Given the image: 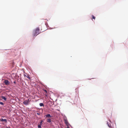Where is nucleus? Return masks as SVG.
Listing matches in <instances>:
<instances>
[{
    "instance_id": "obj_1",
    "label": "nucleus",
    "mask_w": 128,
    "mask_h": 128,
    "mask_svg": "<svg viewBox=\"0 0 128 128\" xmlns=\"http://www.w3.org/2000/svg\"><path fill=\"white\" fill-rule=\"evenodd\" d=\"M40 29L39 28H37L36 30H34L33 31V35L34 36H36L39 33Z\"/></svg>"
},
{
    "instance_id": "obj_2",
    "label": "nucleus",
    "mask_w": 128,
    "mask_h": 128,
    "mask_svg": "<svg viewBox=\"0 0 128 128\" xmlns=\"http://www.w3.org/2000/svg\"><path fill=\"white\" fill-rule=\"evenodd\" d=\"M64 120L65 123L66 124L67 126L70 125L69 123H68L66 118V117H64Z\"/></svg>"
},
{
    "instance_id": "obj_3",
    "label": "nucleus",
    "mask_w": 128,
    "mask_h": 128,
    "mask_svg": "<svg viewBox=\"0 0 128 128\" xmlns=\"http://www.w3.org/2000/svg\"><path fill=\"white\" fill-rule=\"evenodd\" d=\"M29 102V99H28L27 100H26L24 101L23 102V104L26 105H27L28 104Z\"/></svg>"
},
{
    "instance_id": "obj_4",
    "label": "nucleus",
    "mask_w": 128,
    "mask_h": 128,
    "mask_svg": "<svg viewBox=\"0 0 128 128\" xmlns=\"http://www.w3.org/2000/svg\"><path fill=\"white\" fill-rule=\"evenodd\" d=\"M4 82L6 85H8L9 84L10 82L9 81L7 80H5Z\"/></svg>"
},
{
    "instance_id": "obj_5",
    "label": "nucleus",
    "mask_w": 128,
    "mask_h": 128,
    "mask_svg": "<svg viewBox=\"0 0 128 128\" xmlns=\"http://www.w3.org/2000/svg\"><path fill=\"white\" fill-rule=\"evenodd\" d=\"M46 117V118H50L52 117V116H51L50 114H48L44 116V117Z\"/></svg>"
},
{
    "instance_id": "obj_6",
    "label": "nucleus",
    "mask_w": 128,
    "mask_h": 128,
    "mask_svg": "<svg viewBox=\"0 0 128 128\" xmlns=\"http://www.w3.org/2000/svg\"><path fill=\"white\" fill-rule=\"evenodd\" d=\"M0 121L2 122H4H4L6 123L7 122V120L6 119H3V118H1L0 120Z\"/></svg>"
},
{
    "instance_id": "obj_7",
    "label": "nucleus",
    "mask_w": 128,
    "mask_h": 128,
    "mask_svg": "<svg viewBox=\"0 0 128 128\" xmlns=\"http://www.w3.org/2000/svg\"><path fill=\"white\" fill-rule=\"evenodd\" d=\"M1 98H2V99H4V100L6 101V98L5 96H1Z\"/></svg>"
},
{
    "instance_id": "obj_8",
    "label": "nucleus",
    "mask_w": 128,
    "mask_h": 128,
    "mask_svg": "<svg viewBox=\"0 0 128 128\" xmlns=\"http://www.w3.org/2000/svg\"><path fill=\"white\" fill-rule=\"evenodd\" d=\"M47 122H48L50 123L51 122V119L48 118L47 120Z\"/></svg>"
},
{
    "instance_id": "obj_9",
    "label": "nucleus",
    "mask_w": 128,
    "mask_h": 128,
    "mask_svg": "<svg viewBox=\"0 0 128 128\" xmlns=\"http://www.w3.org/2000/svg\"><path fill=\"white\" fill-rule=\"evenodd\" d=\"M24 76H26L27 78H29V79H30V78L29 77L28 75H26L25 74H24Z\"/></svg>"
},
{
    "instance_id": "obj_10",
    "label": "nucleus",
    "mask_w": 128,
    "mask_h": 128,
    "mask_svg": "<svg viewBox=\"0 0 128 128\" xmlns=\"http://www.w3.org/2000/svg\"><path fill=\"white\" fill-rule=\"evenodd\" d=\"M107 124L108 126L110 128H111V125L110 124H109L108 122H107Z\"/></svg>"
},
{
    "instance_id": "obj_11",
    "label": "nucleus",
    "mask_w": 128,
    "mask_h": 128,
    "mask_svg": "<svg viewBox=\"0 0 128 128\" xmlns=\"http://www.w3.org/2000/svg\"><path fill=\"white\" fill-rule=\"evenodd\" d=\"M39 105H40V106H44V104H43L42 103H40L39 104Z\"/></svg>"
},
{
    "instance_id": "obj_12",
    "label": "nucleus",
    "mask_w": 128,
    "mask_h": 128,
    "mask_svg": "<svg viewBox=\"0 0 128 128\" xmlns=\"http://www.w3.org/2000/svg\"><path fill=\"white\" fill-rule=\"evenodd\" d=\"M41 125H42L41 124H40L38 125V128H41Z\"/></svg>"
},
{
    "instance_id": "obj_13",
    "label": "nucleus",
    "mask_w": 128,
    "mask_h": 128,
    "mask_svg": "<svg viewBox=\"0 0 128 128\" xmlns=\"http://www.w3.org/2000/svg\"><path fill=\"white\" fill-rule=\"evenodd\" d=\"M92 19H95V17L93 15L92 16Z\"/></svg>"
},
{
    "instance_id": "obj_14",
    "label": "nucleus",
    "mask_w": 128,
    "mask_h": 128,
    "mask_svg": "<svg viewBox=\"0 0 128 128\" xmlns=\"http://www.w3.org/2000/svg\"><path fill=\"white\" fill-rule=\"evenodd\" d=\"M0 104H1L2 105H3L4 104L3 102H0Z\"/></svg>"
},
{
    "instance_id": "obj_15",
    "label": "nucleus",
    "mask_w": 128,
    "mask_h": 128,
    "mask_svg": "<svg viewBox=\"0 0 128 128\" xmlns=\"http://www.w3.org/2000/svg\"><path fill=\"white\" fill-rule=\"evenodd\" d=\"M36 114H37V115H40V113H37Z\"/></svg>"
},
{
    "instance_id": "obj_16",
    "label": "nucleus",
    "mask_w": 128,
    "mask_h": 128,
    "mask_svg": "<svg viewBox=\"0 0 128 128\" xmlns=\"http://www.w3.org/2000/svg\"><path fill=\"white\" fill-rule=\"evenodd\" d=\"M13 82L14 84H16V82L15 81H14V82Z\"/></svg>"
},
{
    "instance_id": "obj_17",
    "label": "nucleus",
    "mask_w": 128,
    "mask_h": 128,
    "mask_svg": "<svg viewBox=\"0 0 128 128\" xmlns=\"http://www.w3.org/2000/svg\"><path fill=\"white\" fill-rule=\"evenodd\" d=\"M67 126V127L66 128H69L68 126Z\"/></svg>"
},
{
    "instance_id": "obj_18",
    "label": "nucleus",
    "mask_w": 128,
    "mask_h": 128,
    "mask_svg": "<svg viewBox=\"0 0 128 128\" xmlns=\"http://www.w3.org/2000/svg\"><path fill=\"white\" fill-rule=\"evenodd\" d=\"M42 121L40 122V124H42Z\"/></svg>"
},
{
    "instance_id": "obj_19",
    "label": "nucleus",
    "mask_w": 128,
    "mask_h": 128,
    "mask_svg": "<svg viewBox=\"0 0 128 128\" xmlns=\"http://www.w3.org/2000/svg\"><path fill=\"white\" fill-rule=\"evenodd\" d=\"M45 92H46V90H45Z\"/></svg>"
},
{
    "instance_id": "obj_20",
    "label": "nucleus",
    "mask_w": 128,
    "mask_h": 128,
    "mask_svg": "<svg viewBox=\"0 0 128 128\" xmlns=\"http://www.w3.org/2000/svg\"><path fill=\"white\" fill-rule=\"evenodd\" d=\"M6 128H8V127H7Z\"/></svg>"
}]
</instances>
